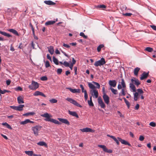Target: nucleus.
I'll return each instance as SVG.
<instances>
[{"label":"nucleus","mask_w":156,"mask_h":156,"mask_svg":"<svg viewBox=\"0 0 156 156\" xmlns=\"http://www.w3.org/2000/svg\"><path fill=\"white\" fill-rule=\"evenodd\" d=\"M134 82L135 84L137 86L140 84V83L139 82V81L138 79L134 81Z\"/></svg>","instance_id":"09e8293b"},{"label":"nucleus","mask_w":156,"mask_h":156,"mask_svg":"<svg viewBox=\"0 0 156 156\" xmlns=\"http://www.w3.org/2000/svg\"><path fill=\"white\" fill-rule=\"evenodd\" d=\"M24 106V105H20L18 106H16V111H22L23 110Z\"/></svg>","instance_id":"aec40b11"},{"label":"nucleus","mask_w":156,"mask_h":156,"mask_svg":"<svg viewBox=\"0 0 156 156\" xmlns=\"http://www.w3.org/2000/svg\"><path fill=\"white\" fill-rule=\"evenodd\" d=\"M91 94L92 95L94 96L95 98H97L98 97V93L97 90L95 89H93L91 90Z\"/></svg>","instance_id":"4468645a"},{"label":"nucleus","mask_w":156,"mask_h":156,"mask_svg":"<svg viewBox=\"0 0 156 156\" xmlns=\"http://www.w3.org/2000/svg\"><path fill=\"white\" fill-rule=\"evenodd\" d=\"M106 6L105 5H98L96 6V7L97 8H105Z\"/></svg>","instance_id":"c03bdc74"},{"label":"nucleus","mask_w":156,"mask_h":156,"mask_svg":"<svg viewBox=\"0 0 156 156\" xmlns=\"http://www.w3.org/2000/svg\"><path fill=\"white\" fill-rule=\"evenodd\" d=\"M53 60L54 62L56 65H58V60L57 58H55L54 56L53 57Z\"/></svg>","instance_id":"72a5a7b5"},{"label":"nucleus","mask_w":156,"mask_h":156,"mask_svg":"<svg viewBox=\"0 0 156 156\" xmlns=\"http://www.w3.org/2000/svg\"><path fill=\"white\" fill-rule=\"evenodd\" d=\"M110 89L112 92L114 94H118V91L117 90H115L112 87H110Z\"/></svg>","instance_id":"c9c22d12"},{"label":"nucleus","mask_w":156,"mask_h":156,"mask_svg":"<svg viewBox=\"0 0 156 156\" xmlns=\"http://www.w3.org/2000/svg\"><path fill=\"white\" fill-rule=\"evenodd\" d=\"M106 63L105 59L103 58H102L100 60L96 61L94 63V65L96 67L99 66H101L103 65Z\"/></svg>","instance_id":"39448f33"},{"label":"nucleus","mask_w":156,"mask_h":156,"mask_svg":"<svg viewBox=\"0 0 156 156\" xmlns=\"http://www.w3.org/2000/svg\"><path fill=\"white\" fill-rule=\"evenodd\" d=\"M139 104H137L136 105V106H135V109L136 110H137L139 109Z\"/></svg>","instance_id":"69168bd1"},{"label":"nucleus","mask_w":156,"mask_h":156,"mask_svg":"<svg viewBox=\"0 0 156 156\" xmlns=\"http://www.w3.org/2000/svg\"><path fill=\"white\" fill-rule=\"evenodd\" d=\"M132 15V13H126L123 14V15L126 16H130Z\"/></svg>","instance_id":"de8ad7c7"},{"label":"nucleus","mask_w":156,"mask_h":156,"mask_svg":"<svg viewBox=\"0 0 156 156\" xmlns=\"http://www.w3.org/2000/svg\"><path fill=\"white\" fill-rule=\"evenodd\" d=\"M105 152H107L109 153H111L112 152V151L111 149H108L107 148L105 150Z\"/></svg>","instance_id":"13d9d810"},{"label":"nucleus","mask_w":156,"mask_h":156,"mask_svg":"<svg viewBox=\"0 0 156 156\" xmlns=\"http://www.w3.org/2000/svg\"><path fill=\"white\" fill-rule=\"evenodd\" d=\"M66 89L69 90L71 92L75 93H80V90L79 89H73L71 87H66Z\"/></svg>","instance_id":"1a4fd4ad"},{"label":"nucleus","mask_w":156,"mask_h":156,"mask_svg":"<svg viewBox=\"0 0 156 156\" xmlns=\"http://www.w3.org/2000/svg\"><path fill=\"white\" fill-rule=\"evenodd\" d=\"M63 46L64 47L67 48H69L70 47V46H69V45L66 44L65 43L63 44Z\"/></svg>","instance_id":"bf43d9fd"},{"label":"nucleus","mask_w":156,"mask_h":156,"mask_svg":"<svg viewBox=\"0 0 156 156\" xmlns=\"http://www.w3.org/2000/svg\"><path fill=\"white\" fill-rule=\"evenodd\" d=\"M149 72L147 73H146L144 72L141 75V77H140V79L143 80L144 79H146L149 75Z\"/></svg>","instance_id":"9d476101"},{"label":"nucleus","mask_w":156,"mask_h":156,"mask_svg":"<svg viewBox=\"0 0 156 156\" xmlns=\"http://www.w3.org/2000/svg\"><path fill=\"white\" fill-rule=\"evenodd\" d=\"M149 125L152 127H154L156 126V124L155 122H152L150 123Z\"/></svg>","instance_id":"49530a36"},{"label":"nucleus","mask_w":156,"mask_h":156,"mask_svg":"<svg viewBox=\"0 0 156 156\" xmlns=\"http://www.w3.org/2000/svg\"><path fill=\"white\" fill-rule=\"evenodd\" d=\"M10 50L12 51H15V49L12 46V44H11L10 47Z\"/></svg>","instance_id":"0e129e2a"},{"label":"nucleus","mask_w":156,"mask_h":156,"mask_svg":"<svg viewBox=\"0 0 156 156\" xmlns=\"http://www.w3.org/2000/svg\"><path fill=\"white\" fill-rule=\"evenodd\" d=\"M25 153L30 156H32L33 154V152L32 151H25Z\"/></svg>","instance_id":"c85d7f7f"},{"label":"nucleus","mask_w":156,"mask_h":156,"mask_svg":"<svg viewBox=\"0 0 156 156\" xmlns=\"http://www.w3.org/2000/svg\"><path fill=\"white\" fill-rule=\"evenodd\" d=\"M49 101L51 103H55L57 102V100L54 98H53L49 100Z\"/></svg>","instance_id":"ea45409f"},{"label":"nucleus","mask_w":156,"mask_h":156,"mask_svg":"<svg viewBox=\"0 0 156 156\" xmlns=\"http://www.w3.org/2000/svg\"><path fill=\"white\" fill-rule=\"evenodd\" d=\"M66 100L76 106L80 108L82 107V106L77 103L76 101L73 99L71 98H67Z\"/></svg>","instance_id":"423d86ee"},{"label":"nucleus","mask_w":156,"mask_h":156,"mask_svg":"<svg viewBox=\"0 0 156 156\" xmlns=\"http://www.w3.org/2000/svg\"><path fill=\"white\" fill-rule=\"evenodd\" d=\"M68 112L69 115L73 116L77 118H79V116L76 112L71 111L70 110H69Z\"/></svg>","instance_id":"2eb2a0df"},{"label":"nucleus","mask_w":156,"mask_h":156,"mask_svg":"<svg viewBox=\"0 0 156 156\" xmlns=\"http://www.w3.org/2000/svg\"><path fill=\"white\" fill-rule=\"evenodd\" d=\"M144 139V137L143 136L141 135L140 136L139 138V140L140 141H142Z\"/></svg>","instance_id":"052dcab7"},{"label":"nucleus","mask_w":156,"mask_h":156,"mask_svg":"<svg viewBox=\"0 0 156 156\" xmlns=\"http://www.w3.org/2000/svg\"><path fill=\"white\" fill-rule=\"evenodd\" d=\"M35 114V113L34 112H29L23 114V115L27 116L29 115H33Z\"/></svg>","instance_id":"c756f323"},{"label":"nucleus","mask_w":156,"mask_h":156,"mask_svg":"<svg viewBox=\"0 0 156 156\" xmlns=\"http://www.w3.org/2000/svg\"><path fill=\"white\" fill-rule=\"evenodd\" d=\"M87 103L90 106H94V104L92 102V101L88 100Z\"/></svg>","instance_id":"a19ab883"},{"label":"nucleus","mask_w":156,"mask_h":156,"mask_svg":"<svg viewBox=\"0 0 156 156\" xmlns=\"http://www.w3.org/2000/svg\"><path fill=\"white\" fill-rule=\"evenodd\" d=\"M123 99L124 100V101L127 106V108H129L130 107V103L125 98H123Z\"/></svg>","instance_id":"7c9ffc66"},{"label":"nucleus","mask_w":156,"mask_h":156,"mask_svg":"<svg viewBox=\"0 0 156 156\" xmlns=\"http://www.w3.org/2000/svg\"><path fill=\"white\" fill-rule=\"evenodd\" d=\"M140 70V68L138 67L136 68L134 71V73L135 76H137L138 72Z\"/></svg>","instance_id":"cd10ccee"},{"label":"nucleus","mask_w":156,"mask_h":156,"mask_svg":"<svg viewBox=\"0 0 156 156\" xmlns=\"http://www.w3.org/2000/svg\"><path fill=\"white\" fill-rule=\"evenodd\" d=\"M103 98L105 102L108 105L109 102V97L104 92L103 96Z\"/></svg>","instance_id":"0eeeda50"},{"label":"nucleus","mask_w":156,"mask_h":156,"mask_svg":"<svg viewBox=\"0 0 156 156\" xmlns=\"http://www.w3.org/2000/svg\"><path fill=\"white\" fill-rule=\"evenodd\" d=\"M58 119L59 121L61 122L62 123L66 124L68 125H70L69 122L67 119L61 118H58Z\"/></svg>","instance_id":"9b49d317"},{"label":"nucleus","mask_w":156,"mask_h":156,"mask_svg":"<svg viewBox=\"0 0 156 156\" xmlns=\"http://www.w3.org/2000/svg\"><path fill=\"white\" fill-rule=\"evenodd\" d=\"M98 102L101 108H105V105L101 97L98 98Z\"/></svg>","instance_id":"6e6552de"},{"label":"nucleus","mask_w":156,"mask_h":156,"mask_svg":"<svg viewBox=\"0 0 156 156\" xmlns=\"http://www.w3.org/2000/svg\"><path fill=\"white\" fill-rule=\"evenodd\" d=\"M8 31L13 34H14L19 36V34L17 31L13 29H9L8 30Z\"/></svg>","instance_id":"f3484780"},{"label":"nucleus","mask_w":156,"mask_h":156,"mask_svg":"<svg viewBox=\"0 0 156 156\" xmlns=\"http://www.w3.org/2000/svg\"><path fill=\"white\" fill-rule=\"evenodd\" d=\"M2 125L3 126H5L6 128L9 129H12L11 126L6 122L2 123Z\"/></svg>","instance_id":"bb28decb"},{"label":"nucleus","mask_w":156,"mask_h":156,"mask_svg":"<svg viewBox=\"0 0 156 156\" xmlns=\"http://www.w3.org/2000/svg\"><path fill=\"white\" fill-rule=\"evenodd\" d=\"M50 66V65L49 62L48 61H47L45 62V67L46 68H48Z\"/></svg>","instance_id":"6e6d98bb"},{"label":"nucleus","mask_w":156,"mask_h":156,"mask_svg":"<svg viewBox=\"0 0 156 156\" xmlns=\"http://www.w3.org/2000/svg\"><path fill=\"white\" fill-rule=\"evenodd\" d=\"M0 34L8 37H12V36L9 34L5 32L2 31L1 30H0Z\"/></svg>","instance_id":"412c9836"},{"label":"nucleus","mask_w":156,"mask_h":156,"mask_svg":"<svg viewBox=\"0 0 156 156\" xmlns=\"http://www.w3.org/2000/svg\"><path fill=\"white\" fill-rule=\"evenodd\" d=\"M138 93H140V94H142L144 93V91L142 89H138L137 90Z\"/></svg>","instance_id":"603ef678"},{"label":"nucleus","mask_w":156,"mask_h":156,"mask_svg":"<svg viewBox=\"0 0 156 156\" xmlns=\"http://www.w3.org/2000/svg\"><path fill=\"white\" fill-rule=\"evenodd\" d=\"M104 47V46L103 44H101L99 45L97 48L98 51L99 52L101 51V49Z\"/></svg>","instance_id":"2f4dec72"},{"label":"nucleus","mask_w":156,"mask_h":156,"mask_svg":"<svg viewBox=\"0 0 156 156\" xmlns=\"http://www.w3.org/2000/svg\"><path fill=\"white\" fill-rule=\"evenodd\" d=\"M62 72V69L61 68H59L57 69V73L58 74H60Z\"/></svg>","instance_id":"864d4df0"},{"label":"nucleus","mask_w":156,"mask_h":156,"mask_svg":"<svg viewBox=\"0 0 156 156\" xmlns=\"http://www.w3.org/2000/svg\"><path fill=\"white\" fill-rule=\"evenodd\" d=\"M80 87L82 91V92L85 93V91H87L86 90H84V87H83V86L82 85L80 84Z\"/></svg>","instance_id":"3c124183"},{"label":"nucleus","mask_w":156,"mask_h":156,"mask_svg":"<svg viewBox=\"0 0 156 156\" xmlns=\"http://www.w3.org/2000/svg\"><path fill=\"white\" fill-rule=\"evenodd\" d=\"M145 50L149 52H152L153 49L152 48L150 47H147L145 49Z\"/></svg>","instance_id":"4c0bfd02"},{"label":"nucleus","mask_w":156,"mask_h":156,"mask_svg":"<svg viewBox=\"0 0 156 156\" xmlns=\"http://www.w3.org/2000/svg\"><path fill=\"white\" fill-rule=\"evenodd\" d=\"M116 83L117 82L115 80H110L109 82V85L113 87L116 86Z\"/></svg>","instance_id":"ddd939ff"},{"label":"nucleus","mask_w":156,"mask_h":156,"mask_svg":"<svg viewBox=\"0 0 156 156\" xmlns=\"http://www.w3.org/2000/svg\"><path fill=\"white\" fill-rule=\"evenodd\" d=\"M42 127L39 125H37L32 128V129L35 135L37 136L38 135V131L41 130Z\"/></svg>","instance_id":"20e7f679"},{"label":"nucleus","mask_w":156,"mask_h":156,"mask_svg":"<svg viewBox=\"0 0 156 156\" xmlns=\"http://www.w3.org/2000/svg\"><path fill=\"white\" fill-rule=\"evenodd\" d=\"M84 93V98L85 100H87L88 98V95L87 91H85Z\"/></svg>","instance_id":"4d7b16f0"},{"label":"nucleus","mask_w":156,"mask_h":156,"mask_svg":"<svg viewBox=\"0 0 156 156\" xmlns=\"http://www.w3.org/2000/svg\"><path fill=\"white\" fill-rule=\"evenodd\" d=\"M17 101L19 104H23L24 103L23 98L21 96L17 97Z\"/></svg>","instance_id":"6ab92c4d"},{"label":"nucleus","mask_w":156,"mask_h":156,"mask_svg":"<svg viewBox=\"0 0 156 156\" xmlns=\"http://www.w3.org/2000/svg\"><path fill=\"white\" fill-rule=\"evenodd\" d=\"M41 79L42 81H45L48 80V78L46 76H43L41 78Z\"/></svg>","instance_id":"5fc2aeb1"},{"label":"nucleus","mask_w":156,"mask_h":156,"mask_svg":"<svg viewBox=\"0 0 156 156\" xmlns=\"http://www.w3.org/2000/svg\"><path fill=\"white\" fill-rule=\"evenodd\" d=\"M150 27L154 30L156 31V26L154 25H150Z\"/></svg>","instance_id":"680f3d73"},{"label":"nucleus","mask_w":156,"mask_h":156,"mask_svg":"<svg viewBox=\"0 0 156 156\" xmlns=\"http://www.w3.org/2000/svg\"><path fill=\"white\" fill-rule=\"evenodd\" d=\"M34 96L40 95V96H43L44 97H46V96L43 93H42V92H41L38 91H35L34 93Z\"/></svg>","instance_id":"dca6fc26"},{"label":"nucleus","mask_w":156,"mask_h":156,"mask_svg":"<svg viewBox=\"0 0 156 156\" xmlns=\"http://www.w3.org/2000/svg\"><path fill=\"white\" fill-rule=\"evenodd\" d=\"M16 90L21 91L22 90V88L20 87L19 86L17 87Z\"/></svg>","instance_id":"338daca9"},{"label":"nucleus","mask_w":156,"mask_h":156,"mask_svg":"<svg viewBox=\"0 0 156 156\" xmlns=\"http://www.w3.org/2000/svg\"><path fill=\"white\" fill-rule=\"evenodd\" d=\"M55 23V21L51 20L46 22L45 23V25L46 26L52 25Z\"/></svg>","instance_id":"a878e982"},{"label":"nucleus","mask_w":156,"mask_h":156,"mask_svg":"<svg viewBox=\"0 0 156 156\" xmlns=\"http://www.w3.org/2000/svg\"><path fill=\"white\" fill-rule=\"evenodd\" d=\"M30 121V119H27L24 121H21L20 122V124L21 125H25L28 123H29Z\"/></svg>","instance_id":"473e14b6"},{"label":"nucleus","mask_w":156,"mask_h":156,"mask_svg":"<svg viewBox=\"0 0 156 156\" xmlns=\"http://www.w3.org/2000/svg\"><path fill=\"white\" fill-rule=\"evenodd\" d=\"M61 51L66 56V57H68V58H69V55H67L66 53L64 51H62V50H61Z\"/></svg>","instance_id":"e2e57ef3"},{"label":"nucleus","mask_w":156,"mask_h":156,"mask_svg":"<svg viewBox=\"0 0 156 156\" xmlns=\"http://www.w3.org/2000/svg\"><path fill=\"white\" fill-rule=\"evenodd\" d=\"M98 146L99 147L102 148L104 151H105L107 148L105 146L102 145H98Z\"/></svg>","instance_id":"e433bc0d"},{"label":"nucleus","mask_w":156,"mask_h":156,"mask_svg":"<svg viewBox=\"0 0 156 156\" xmlns=\"http://www.w3.org/2000/svg\"><path fill=\"white\" fill-rule=\"evenodd\" d=\"M39 87V85L38 83L32 81L31 84L29 85L28 87L31 90H35L38 88Z\"/></svg>","instance_id":"7ed1b4c3"},{"label":"nucleus","mask_w":156,"mask_h":156,"mask_svg":"<svg viewBox=\"0 0 156 156\" xmlns=\"http://www.w3.org/2000/svg\"><path fill=\"white\" fill-rule=\"evenodd\" d=\"M80 130L83 132H92L93 131L92 129L88 127L80 129Z\"/></svg>","instance_id":"f8f14e48"},{"label":"nucleus","mask_w":156,"mask_h":156,"mask_svg":"<svg viewBox=\"0 0 156 156\" xmlns=\"http://www.w3.org/2000/svg\"><path fill=\"white\" fill-rule=\"evenodd\" d=\"M88 86L90 88L92 89V90L95 89V87L94 85L90 83H88Z\"/></svg>","instance_id":"58836bf2"},{"label":"nucleus","mask_w":156,"mask_h":156,"mask_svg":"<svg viewBox=\"0 0 156 156\" xmlns=\"http://www.w3.org/2000/svg\"><path fill=\"white\" fill-rule=\"evenodd\" d=\"M63 64L66 67H68L69 66V63L66 61H65L64 62Z\"/></svg>","instance_id":"8fccbe9b"},{"label":"nucleus","mask_w":156,"mask_h":156,"mask_svg":"<svg viewBox=\"0 0 156 156\" xmlns=\"http://www.w3.org/2000/svg\"><path fill=\"white\" fill-rule=\"evenodd\" d=\"M37 144L40 146H44L45 147H47V144L44 141H40L37 143Z\"/></svg>","instance_id":"393cba45"},{"label":"nucleus","mask_w":156,"mask_h":156,"mask_svg":"<svg viewBox=\"0 0 156 156\" xmlns=\"http://www.w3.org/2000/svg\"><path fill=\"white\" fill-rule=\"evenodd\" d=\"M122 87V86L121 85V84H120V83H119V84L118 85V87H117L118 89L119 90H120V89H121Z\"/></svg>","instance_id":"774afa93"},{"label":"nucleus","mask_w":156,"mask_h":156,"mask_svg":"<svg viewBox=\"0 0 156 156\" xmlns=\"http://www.w3.org/2000/svg\"><path fill=\"white\" fill-rule=\"evenodd\" d=\"M113 140L116 142V143L118 145H119V141L122 144L126 145H127L130 147L131 146V144H129L128 142L122 139L120 137H118L117 139L115 137L114 139H113Z\"/></svg>","instance_id":"f03ea898"},{"label":"nucleus","mask_w":156,"mask_h":156,"mask_svg":"<svg viewBox=\"0 0 156 156\" xmlns=\"http://www.w3.org/2000/svg\"><path fill=\"white\" fill-rule=\"evenodd\" d=\"M125 88H123L122 89L121 91V92L119 94H121V95L123 96H125L126 94V93H125Z\"/></svg>","instance_id":"79ce46f5"},{"label":"nucleus","mask_w":156,"mask_h":156,"mask_svg":"<svg viewBox=\"0 0 156 156\" xmlns=\"http://www.w3.org/2000/svg\"><path fill=\"white\" fill-rule=\"evenodd\" d=\"M44 3L48 5H54L56 4L54 2L50 0L44 1Z\"/></svg>","instance_id":"a211bd4d"},{"label":"nucleus","mask_w":156,"mask_h":156,"mask_svg":"<svg viewBox=\"0 0 156 156\" xmlns=\"http://www.w3.org/2000/svg\"><path fill=\"white\" fill-rule=\"evenodd\" d=\"M93 83L95 84L96 86V88L98 89H99L100 88V85L98 83L95 82H93Z\"/></svg>","instance_id":"37998d69"},{"label":"nucleus","mask_w":156,"mask_h":156,"mask_svg":"<svg viewBox=\"0 0 156 156\" xmlns=\"http://www.w3.org/2000/svg\"><path fill=\"white\" fill-rule=\"evenodd\" d=\"M41 116L42 117L46 118V119H44V120L46 121L50 122L55 124L58 125L61 124V123L56 119L51 118L50 117H52L51 115H49L48 113L41 114Z\"/></svg>","instance_id":"f257e3e1"},{"label":"nucleus","mask_w":156,"mask_h":156,"mask_svg":"<svg viewBox=\"0 0 156 156\" xmlns=\"http://www.w3.org/2000/svg\"><path fill=\"white\" fill-rule=\"evenodd\" d=\"M129 87L133 90V92H135L136 91L135 87L134 85L132 83H130L129 84Z\"/></svg>","instance_id":"b1692460"},{"label":"nucleus","mask_w":156,"mask_h":156,"mask_svg":"<svg viewBox=\"0 0 156 156\" xmlns=\"http://www.w3.org/2000/svg\"><path fill=\"white\" fill-rule=\"evenodd\" d=\"M80 36L83 37L84 39H86L87 38V36L85 35L83 32H80Z\"/></svg>","instance_id":"a18cd8bd"},{"label":"nucleus","mask_w":156,"mask_h":156,"mask_svg":"<svg viewBox=\"0 0 156 156\" xmlns=\"http://www.w3.org/2000/svg\"><path fill=\"white\" fill-rule=\"evenodd\" d=\"M48 52L51 54L52 55L54 52V49L52 46H50V47H48Z\"/></svg>","instance_id":"4be33fe9"},{"label":"nucleus","mask_w":156,"mask_h":156,"mask_svg":"<svg viewBox=\"0 0 156 156\" xmlns=\"http://www.w3.org/2000/svg\"><path fill=\"white\" fill-rule=\"evenodd\" d=\"M134 100L135 101H136L137 100L138 98V93L137 92H135L134 94Z\"/></svg>","instance_id":"f704fd0d"},{"label":"nucleus","mask_w":156,"mask_h":156,"mask_svg":"<svg viewBox=\"0 0 156 156\" xmlns=\"http://www.w3.org/2000/svg\"><path fill=\"white\" fill-rule=\"evenodd\" d=\"M121 80V82H119V83L121 84L122 88H125L126 87V85L124 80L123 78Z\"/></svg>","instance_id":"5701e85b"}]
</instances>
